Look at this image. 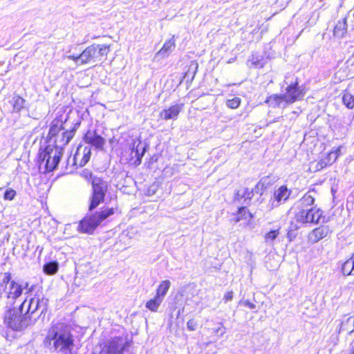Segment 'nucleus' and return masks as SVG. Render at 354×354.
I'll use <instances>...</instances> for the list:
<instances>
[{"label": "nucleus", "mask_w": 354, "mask_h": 354, "mask_svg": "<svg viewBox=\"0 0 354 354\" xmlns=\"http://www.w3.org/2000/svg\"><path fill=\"white\" fill-rule=\"evenodd\" d=\"M347 18L346 17L339 20L334 27V36L339 39L343 38L347 32Z\"/></svg>", "instance_id": "obj_19"}, {"label": "nucleus", "mask_w": 354, "mask_h": 354, "mask_svg": "<svg viewBox=\"0 0 354 354\" xmlns=\"http://www.w3.org/2000/svg\"><path fill=\"white\" fill-rule=\"evenodd\" d=\"M80 176L86 180H89L92 177V173L89 169H84L80 172Z\"/></svg>", "instance_id": "obj_38"}, {"label": "nucleus", "mask_w": 354, "mask_h": 354, "mask_svg": "<svg viewBox=\"0 0 354 354\" xmlns=\"http://www.w3.org/2000/svg\"><path fill=\"white\" fill-rule=\"evenodd\" d=\"M252 217L251 213H250L245 206L241 207L239 208L237 214L234 217L233 220L235 223L239 222L243 219H250Z\"/></svg>", "instance_id": "obj_25"}, {"label": "nucleus", "mask_w": 354, "mask_h": 354, "mask_svg": "<svg viewBox=\"0 0 354 354\" xmlns=\"http://www.w3.org/2000/svg\"><path fill=\"white\" fill-rule=\"evenodd\" d=\"M326 166H327V165L326 164L325 160H324L322 158L319 162H317L315 164V169L316 171H319V170L324 169V167H326Z\"/></svg>", "instance_id": "obj_40"}, {"label": "nucleus", "mask_w": 354, "mask_h": 354, "mask_svg": "<svg viewBox=\"0 0 354 354\" xmlns=\"http://www.w3.org/2000/svg\"><path fill=\"white\" fill-rule=\"evenodd\" d=\"M110 46L105 44H92L88 46L81 54L82 64H87L93 59L106 55Z\"/></svg>", "instance_id": "obj_8"}, {"label": "nucleus", "mask_w": 354, "mask_h": 354, "mask_svg": "<svg viewBox=\"0 0 354 354\" xmlns=\"http://www.w3.org/2000/svg\"><path fill=\"white\" fill-rule=\"evenodd\" d=\"M221 330V328H218V330H216V333H218L219 330Z\"/></svg>", "instance_id": "obj_47"}, {"label": "nucleus", "mask_w": 354, "mask_h": 354, "mask_svg": "<svg viewBox=\"0 0 354 354\" xmlns=\"http://www.w3.org/2000/svg\"><path fill=\"white\" fill-rule=\"evenodd\" d=\"M342 102L348 109H351L354 107V96L348 92L344 93L342 95Z\"/></svg>", "instance_id": "obj_31"}, {"label": "nucleus", "mask_w": 354, "mask_h": 354, "mask_svg": "<svg viewBox=\"0 0 354 354\" xmlns=\"http://www.w3.org/2000/svg\"><path fill=\"white\" fill-rule=\"evenodd\" d=\"M305 94L306 91L304 88L303 86H299L297 80L294 83H291L287 86L286 93L283 94L285 102L283 107L297 100H302Z\"/></svg>", "instance_id": "obj_9"}, {"label": "nucleus", "mask_w": 354, "mask_h": 354, "mask_svg": "<svg viewBox=\"0 0 354 354\" xmlns=\"http://www.w3.org/2000/svg\"><path fill=\"white\" fill-rule=\"evenodd\" d=\"M129 345V342L125 337H116L103 346L95 347L92 354H122Z\"/></svg>", "instance_id": "obj_6"}, {"label": "nucleus", "mask_w": 354, "mask_h": 354, "mask_svg": "<svg viewBox=\"0 0 354 354\" xmlns=\"http://www.w3.org/2000/svg\"><path fill=\"white\" fill-rule=\"evenodd\" d=\"M279 230H271L266 234L264 236L265 242L267 244H272L274 240L279 236Z\"/></svg>", "instance_id": "obj_32"}, {"label": "nucleus", "mask_w": 354, "mask_h": 354, "mask_svg": "<svg viewBox=\"0 0 354 354\" xmlns=\"http://www.w3.org/2000/svg\"><path fill=\"white\" fill-rule=\"evenodd\" d=\"M170 285L171 283L169 280L162 281L157 288L156 297L163 300L169 289Z\"/></svg>", "instance_id": "obj_24"}, {"label": "nucleus", "mask_w": 354, "mask_h": 354, "mask_svg": "<svg viewBox=\"0 0 354 354\" xmlns=\"http://www.w3.org/2000/svg\"><path fill=\"white\" fill-rule=\"evenodd\" d=\"M353 317H344L339 324V328L338 333L347 332L348 334H351L354 331V327L353 326Z\"/></svg>", "instance_id": "obj_23"}, {"label": "nucleus", "mask_w": 354, "mask_h": 354, "mask_svg": "<svg viewBox=\"0 0 354 354\" xmlns=\"http://www.w3.org/2000/svg\"><path fill=\"white\" fill-rule=\"evenodd\" d=\"M80 125V122H76L73 129L57 134L51 141L55 143V145L54 147H59L61 151H62V147L66 146L73 138L75 131Z\"/></svg>", "instance_id": "obj_12"}, {"label": "nucleus", "mask_w": 354, "mask_h": 354, "mask_svg": "<svg viewBox=\"0 0 354 354\" xmlns=\"http://www.w3.org/2000/svg\"><path fill=\"white\" fill-rule=\"evenodd\" d=\"M322 159H323L324 160H325L326 164L327 165L333 164V163L331 162V161H330V160H329L327 158L326 156L324 158H323Z\"/></svg>", "instance_id": "obj_44"}, {"label": "nucleus", "mask_w": 354, "mask_h": 354, "mask_svg": "<svg viewBox=\"0 0 354 354\" xmlns=\"http://www.w3.org/2000/svg\"><path fill=\"white\" fill-rule=\"evenodd\" d=\"M163 300L155 296L146 303V308L152 312H156Z\"/></svg>", "instance_id": "obj_28"}, {"label": "nucleus", "mask_w": 354, "mask_h": 354, "mask_svg": "<svg viewBox=\"0 0 354 354\" xmlns=\"http://www.w3.org/2000/svg\"><path fill=\"white\" fill-rule=\"evenodd\" d=\"M342 272L344 276L354 274V253L350 259L342 263Z\"/></svg>", "instance_id": "obj_22"}, {"label": "nucleus", "mask_w": 354, "mask_h": 354, "mask_svg": "<svg viewBox=\"0 0 354 354\" xmlns=\"http://www.w3.org/2000/svg\"><path fill=\"white\" fill-rule=\"evenodd\" d=\"M16 194V192L13 189H7L4 193V198L6 200H12Z\"/></svg>", "instance_id": "obj_37"}, {"label": "nucleus", "mask_w": 354, "mask_h": 354, "mask_svg": "<svg viewBox=\"0 0 354 354\" xmlns=\"http://www.w3.org/2000/svg\"><path fill=\"white\" fill-rule=\"evenodd\" d=\"M63 125L64 123L62 120L55 118L53 120L47 136L48 142H50L53 138L64 129Z\"/></svg>", "instance_id": "obj_17"}, {"label": "nucleus", "mask_w": 354, "mask_h": 354, "mask_svg": "<svg viewBox=\"0 0 354 354\" xmlns=\"http://www.w3.org/2000/svg\"><path fill=\"white\" fill-rule=\"evenodd\" d=\"M291 191L286 185H282L274 192L273 198L270 199V209L278 207L286 202L290 197Z\"/></svg>", "instance_id": "obj_13"}, {"label": "nucleus", "mask_w": 354, "mask_h": 354, "mask_svg": "<svg viewBox=\"0 0 354 354\" xmlns=\"http://www.w3.org/2000/svg\"><path fill=\"white\" fill-rule=\"evenodd\" d=\"M11 280V274L10 272H5L3 275V278L1 279L0 283V297H1L2 292L5 291L7 288L9 286V283Z\"/></svg>", "instance_id": "obj_30"}, {"label": "nucleus", "mask_w": 354, "mask_h": 354, "mask_svg": "<svg viewBox=\"0 0 354 354\" xmlns=\"http://www.w3.org/2000/svg\"><path fill=\"white\" fill-rule=\"evenodd\" d=\"M32 289V286L29 287V283L28 281H21L19 283L12 280L4 292L8 299H11L15 301L22 295L24 290H27L28 292H30Z\"/></svg>", "instance_id": "obj_10"}, {"label": "nucleus", "mask_w": 354, "mask_h": 354, "mask_svg": "<svg viewBox=\"0 0 354 354\" xmlns=\"http://www.w3.org/2000/svg\"><path fill=\"white\" fill-rule=\"evenodd\" d=\"M62 151L59 147L48 145L39 153L38 162L39 169L44 167V172H50L55 170L61 159Z\"/></svg>", "instance_id": "obj_4"}, {"label": "nucleus", "mask_w": 354, "mask_h": 354, "mask_svg": "<svg viewBox=\"0 0 354 354\" xmlns=\"http://www.w3.org/2000/svg\"><path fill=\"white\" fill-rule=\"evenodd\" d=\"M241 103V99L238 97H234L232 99H230L227 101L226 104L229 108L236 109L239 106Z\"/></svg>", "instance_id": "obj_34"}, {"label": "nucleus", "mask_w": 354, "mask_h": 354, "mask_svg": "<svg viewBox=\"0 0 354 354\" xmlns=\"http://www.w3.org/2000/svg\"><path fill=\"white\" fill-rule=\"evenodd\" d=\"M331 232L328 225H320L314 229L308 235L309 241L313 243L319 242Z\"/></svg>", "instance_id": "obj_16"}, {"label": "nucleus", "mask_w": 354, "mask_h": 354, "mask_svg": "<svg viewBox=\"0 0 354 354\" xmlns=\"http://www.w3.org/2000/svg\"><path fill=\"white\" fill-rule=\"evenodd\" d=\"M84 140L86 143L97 149H102L105 144V139L95 130H88L84 136Z\"/></svg>", "instance_id": "obj_14"}, {"label": "nucleus", "mask_w": 354, "mask_h": 354, "mask_svg": "<svg viewBox=\"0 0 354 354\" xmlns=\"http://www.w3.org/2000/svg\"><path fill=\"white\" fill-rule=\"evenodd\" d=\"M315 196L311 192H308L297 203V209H306L312 207L314 204Z\"/></svg>", "instance_id": "obj_21"}, {"label": "nucleus", "mask_w": 354, "mask_h": 354, "mask_svg": "<svg viewBox=\"0 0 354 354\" xmlns=\"http://www.w3.org/2000/svg\"><path fill=\"white\" fill-rule=\"evenodd\" d=\"M27 299H25L18 308H10L5 311L3 323L13 331L21 332L34 324V319L24 312Z\"/></svg>", "instance_id": "obj_3"}, {"label": "nucleus", "mask_w": 354, "mask_h": 354, "mask_svg": "<svg viewBox=\"0 0 354 354\" xmlns=\"http://www.w3.org/2000/svg\"><path fill=\"white\" fill-rule=\"evenodd\" d=\"M322 216V211L319 209L310 207L299 209L295 213L296 221L301 224L318 223Z\"/></svg>", "instance_id": "obj_7"}, {"label": "nucleus", "mask_w": 354, "mask_h": 354, "mask_svg": "<svg viewBox=\"0 0 354 354\" xmlns=\"http://www.w3.org/2000/svg\"><path fill=\"white\" fill-rule=\"evenodd\" d=\"M71 164L72 165V158H68V160H67V165H66V168L68 167L69 165Z\"/></svg>", "instance_id": "obj_45"}, {"label": "nucleus", "mask_w": 354, "mask_h": 354, "mask_svg": "<svg viewBox=\"0 0 354 354\" xmlns=\"http://www.w3.org/2000/svg\"><path fill=\"white\" fill-rule=\"evenodd\" d=\"M176 47L174 36L166 41L162 48L156 53V56L160 58L168 57Z\"/></svg>", "instance_id": "obj_18"}, {"label": "nucleus", "mask_w": 354, "mask_h": 354, "mask_svg": "<svg viewBox=\"0 0 354 354\" xmlns=\"http://www.w3.org/2000/svg\"><path fill=\"white\" fill-rule=\"evenodd\" d=\"M183 106V103L175 104L168 109H163L160 113V117L165 120H176Z\"/></svg>", "instance_id": "obj_15"}, {"label": "nucleus", "mask_w": 354, "mask_h": 354, "mask_svg": "<svg viewBox=\"0 0 354 354\" xmlns=\"http://www.w3.org/2000/svg\"><path fill=\"white\" fill-rule=\"evenodd\" d=\"M232 298H233V292L229 291V292H226L225 295H224L223 300L225 301V302H227V301L232 300Z\"/></svg>", "instance_id": "obj_41"}, {"label": "nucleus", "mask_w": 354, "mask_h": 354, "mask_svg": "<svg viewBox=\"0 0 354 354\" xmlns=\"http://www.w3.org/2000/svg\"><path fill=\"white\" fill-rule=\"evenodd\" d=\"M44 343L51 350L62 354H72L74 339L70 327L61 322L53 324L48 330Z\"/></svg>", "instance_id": "obj_2"}, {"label": "nucleus", "mask_w": 354, "mask_h": 354, "mask_svg": "<svg viewBox=\"0 0 354 354\" xmlns=\"http://www.w3.org/2000/svg\"><path fill=\"white\" fill-rule=\"evenodd\" d=\"M259 185H260V183H259L257 185V187H258Z\"/></svg>", "instance_id": "obj_48"}, {"label": "nucleus", "mask_w": 354, "mask_h": 354, "mask_svg": "<svg viewBox=\"0 0 354 354\" xmlns=\"http://www.w3.org/2000/svg\"><path fill=\"white\" fill-rule=\"evenodd\" d=\"M341 151V147H338L335 151H331L330 153H328L326 155L327 158L331 161L332 163H333L339 156Z\"/></svg>", "instance_id": "obj_35"}, {"label": "nucleus", "mask_w": 354, "mask_h": 354, "mask_svg": "<svg viewBox=\"0 0 354 354\" xmlns=\"http://www.w3.org/2000/svg\"><path fill=\"white\" fill-rule=\"evenodd\" d=\"M92 194L89 198L88 212L80 221L77 230L80 233L92 234L94 231L109 216L115 214L116 208L104 207L100 211L93 212L100 204L104 202L108 191L106 181L97 177L92 179Z\"/></svg>", "instance_id": "obj_1"}, {"label": "nucleus", "mask_w": 354, "mask_h": 354, "mask_svg": "<svg viewBox=\"0 0 354 354\" xmlns=\"http://www.w3.org/2000/svg\"><path fill=\"white\" fill-rule=\"evenodd\" d=\"M135 143H133L132 147V153H135V156L136 157V160L135 161V164L138 165L142 162V158L145 153V147L143 146L140 147V144L136 146V148H134Z\"/></svg>", "instance_id": "obj_27"}, {"label": "nucleus", "mask_w": 354, "mask_h": 354, "mask_svg": "<svg viewBox=\"0 0 354 354\" xmlns=\"http://www.w3.org/2000/svg\"><path fill=\"white\" fill-rule=\"evenodd\" d=\"M244 191L242 190V188L238 189L235 194L234 201L239 202L241 205H243V202L244 201Z\"/></svg>", "instance_id": "obj_36"}, {"label": "nucleus", "mask_w": 354, "mask_h": 354, "mask_svg": "<svg viewBox=\"0 0 354 354\" xmlns=\"http://www.w3.org/2000/svg\"><path fill=\"white\" fill-rule=\"evenodd\" d=\"M48 306V299L44 296L35 295L28 300L24 308V312L30 317L34 319V324L42 315H45Z\"/></svg>", "instance_id": "obj_5"}, {"label": "nucleus", "mask_w": 354, "mask_h": 354, "mask_svg": "<svg viewBox=\"0 0 354 354\" xmlns=\"http://www.w3.org/2000/svg\"><path fill=\"white\" fill-rule=\"evenodd\" d=\"M196 322L193 319H189L187 323V328L191 331L195 330L196 328Z\"/></svg>", "instance_id": "obj_39"}, {"label": "nucleus", "mask_w": 354, "mask_h": 354, "mask_svg": "<svg viewBox=\"0 0 354 354\" xmlns=\"http://www.w3.org/2000/svg\"><path fill=\"white\" fill-rule=\"evenodd\" d=\"M91 149L88 146H78L76 152L72 158V166L83 167L90 160Z\"/></svg>", "instance_id": "obj_11"}, {"label": "nucleus", "mask_w": 354, "mask_h": 354, "mask_svg": "<svg viewBox=\"0 0 354 354\" xmlns=\"http://www.w3.org/2000/svg\"><path fill=\"white\" fill-rule=\"evenodd\" d=\"M10 102L13 106L14 112H19L24 106L25 100L19 95H14Z\"/></svg>", "instance_id": "obj_26"}, {"label": "nucleus", "mask_w": 354, "mask_h": 354, "mask_svg": "<svg viewBox=\"0 0 354 354\" xmlns=\"http://www.w3.org/2000/svg\"><path fill=\"white\" fill-rule=\"evenodd\" d=\"M243 305L245 306L248 307L250 309H254L256 308V305L252 302H250L249 300H245L243 302Z\"/></svg>", "instance_id": "obj_43"}, {"label": "nucleus", "mask_w": 354, "mask_h": 354, "mask_svg": "<svg viewBox=\"0 0 354 354\" xmlns=\"http://www.w3.org/2000/svg\"><path fill=\"white\" fill-rule=\"evenodd\" d=\"M58 263L56 261H50L44 265V272L47 274H54L58 270Z\"/></svg>", "instance_id": "obj_29"}, {"label": "nucleus", "mask_w": 354, "mask_h": 354, "mask_svg": "<svg viewBox=\"0 0 354 354\" xmlns=\"http://www.w3.org/2000/svg\"><path fill=\"white\" fill-rule=\"evenodd\" d=\"M265 103L268 104L269 106L272 108L281 107L284 108V99L283 95L273 94L267 97Z\"/></svg>", "instance_id": "obj_20"}, {"label": "nucleus", "mask_w": 354, "mask_h": 354, "mask_svg": "<svg viewBox=\"0 0 354 354\" xmlns=\"http://www.w3.org/2000/svg\"><path fill=\"white\" fill-rule=\"evenodd\" d=\"M352 324H353V326L354 327V316L353 317V322H352Z\"/></svg>", "instance_id": "obj_46"}, {"label": "nucleus", "mask_w": 354, "mask_h": 354, "mask_svg": "<svg viewBox=\"0 0 354 354\" xmlns=\"http://www.w3.org/2000/svg\"><path fill=\"white\" fill-rule=\"evenodd\" d=\"M68 59L73 60L76 63L80 62L82 64V58L80 57V55L78 56L75 55H68Z\"/></svg>", "instance_id": "obj_42"}, {"label": "nucleus", "mask_w": 354, "mask_h": 354, "mask_svg": "<svg viewBox=\"0 0 354 354\" xmlns=\"http://www.w3.org/2000/svg\"><path fill=\"white\" fill-rule=\"evenodd\" d=\"M242 190L244 192V201L243 202V205H248L250 203L251 199L254 196L253 191L250 190L249 188H242Z\"/></svg>", "instance_id": "obj_33"}]
</instances>
